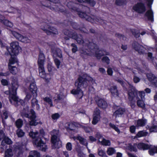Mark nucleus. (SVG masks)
<instances>
[{
	"mask_svg": "<svg viewBox=\"0 0 157 157\" xmlns=\"http://www.w3.org/2000/svg\"><path fill=\"white\" fill-rule=\"evenodd\" d=\"M2 122L3 124L5 122V121L3 120L4 118L5 119H7L8 117V113L7 111H6L4 112L2 115Z\"/></svg>",
	"mask_w": 157,
	"mask_h": 157,
	"instance_id": "6e6d98bb",
	"label": "nucleus"
},
{
	"mask_svg": "<svg viewBox=\"0 0 157 157\" xmlns=\"http://www.w3.org/2000/svg\"><path fill=\"white\" fill-rule=\"evenodd\" d=\"M43 100L44 102L48 103L50 107L53 106L52 100L49 97H46L43 98Z\"/></svg>",
	"mask_w": 157,
	"mask_h": 157,
	"instance_id": "58836bf2",
	"label": "nucleus"
},
{
	"mask_svg": "<svg viewBox=\"0 0 157 157\" xmlns=\"http://www.w3.org/2000/svg\"><path fill=\"white\" fill-rule=\"evenodd\" d=\"M147 120L144 118L138 119L136 122V126L137 127H144L146 124Z\"/></svg>",
	"mask_w": 157,
	"mask_h": 157,
	"instance_id": "c85d7f7f",
	"label": "nucleus"
},
{
	"mask_svg": "<svg viewBox=\"0 0 157 157\" xmlns=\"http://www.w3.org/2000/svg\"><path fill=\"white\" fill-rule=\"evenodd\" d=\"M38 134L37 132H34L33 131L30 132L29 134V136L33 139L36 138L38 137H36V136ZM36 139H35V140Z\"/></svg>",
	"mask_w": 157,
	"mask_h": 157,
	"instance_id": "13d9d810",
	"label": "nucleus"
},
{
	"mask_svg": "<svg viewBox=\"0 0 157 157\" xmlns=\"http://www.w3.org/2000/svg\"><path fill=\"white\" fill-rule=\"evenodd\" d=\"M12 33L13 36L20 41L25 43H28L30 42V40L28 37L24 36L15 31H12Z\"/></svg>",
	"mask_w": 157,
	"mask_h": 157,
	"instance_id": "4468645a",
	"label": "nucleus"
},
{
	"mask_svg": "<svg viewBox=\"0 0 157 157\" xmlns=\"http://www.w3.org/2000/svg\"><path fill=\"white\" fill-rule=\"evenodd\" d=\"M4 17L3 16L0 14V22L6 26L9 27H12L13 23L8 20L4 19Z\"/></svg>",
	"mask_w": 157,
	"mask_h": 157,
	"instance_id": "b1692460",
	"label": "nucleus"
},
{
	"mask_svg": "<svg viewBox=\"0 0 157 157\" xmlns=\"http://www.w3.org/2000/svg\"><path fill=\"white\" fill-rule=\"evenodd\" d=\"M96 102L98 106L100 109H106L108 106L107 102L102 98H98L96 101Z\"/></svg>",
	"mask_w": 157,
	"mask_h": 157,
	"instance_id": "aec40b11",
	"label": "nucleus"
},
{
	"mask_svg": "<svg viewBox=\"0 0 157 157\" xmlns=\"http://www.w3.org/2000/svg\"><path fill=\"white\" fill-rule=\"evenodd\" d=\"M131 32L133 35L136 38H138L140 36V33L138 32L135 29H133L131 30Z\"/></svg>",
	"mask_w": 157,
	"mask_h": 157,
	"instance_id": "603ef678",
	"label": "nucleus"
},
{
	"mask_svg": "<svg viewBox=\"0 0 157 157\" xmlns=\"http://www.w3.org/2000/svg\"><path fill=\"white\" fill-rule=\"evenodd\" d=\"M8 67L9 69V71L10 72V74L11 73L14 75H16L18 72V69L17 67L8 65Z\"/></svg>",
	"mask_w": 157,
	"mask_h": 157,
	"instance_id": "c756f323",
	"label": "nucleus"
},
{
	"mask_svg": "<svg viewBox=\"0 0 157 157\" xmlns=\"http://www.w3.org/2000/svg\"><path fill=\"white\" fill-rule=\"evenodd\" d=\"M21 115L23 118H27L30 119L29 124L30 125L35 126L38 124L36 120V113L33 109H31L29 110V108L28 106L24 108L21 112Z\"/></svg>",
	"mask_w": 157,
	"mask_h": 157,
	"instance_id": "7ed1b4c3",
	"label": "nucleus"
},
{
	"mask_svg": "<svg viewBox=\"0 0 157 157\" xmlns=\"http://www.w3.org/2000/svg\"><path fill=\"white\" fill-rule=\"evenodd\" d=\"M70 25L74 29L76 30L80 31L82 33H86V34H88L89 33L88 30L84 27V25L81 26L77 23L72 21L70 22Z\"/></svg>",
	"mask_w": 157,
	"mask_h": 157,
	"instance_id": "f8f14e48",
	"label": "nucleus"
},
{
	"mask_svg": "<svg viewBox=\"0 0 157 157\" xmlns=\"http://www.w3.org/2000/svg\"><path fill=\"white\" fill-rule=\"evenodd\" d=\"M125 112V109L124 108H120L116 110L113 113V115L116 117L119 116V115H122Z\"/></svg>",
	"mask_w": 157,
	"mask_h": 157,
	"instance_id": "2f4dec72",
	"label": "nucleus"
},
{
	"mask_svg": "<svg viewBox=\"0 0 157 157\" xmlns=\"http://www.w3.org/2000/svg\"><path fill=\"white\" fill-rule=\"evenodd\" d=\"M144 16L147 17V19L151 22H153L154 21L153 12L151 9L147 10L145 13Z\"/></svg>",
	"mask_w": 157,
	"mask_h": 157,
	"instance_id": "5701e85b",
	"label": "nucleus"
},
{
	"mask_svg": "<svg viewBox=\"0 0 157 157\" xmlns=\"http://www.w3.org/2000/svg\"><path fill=\"white\" fill-rule=\"evenodd\" d=\"M45 56L44 54L42 52H40V54L39 56V58L38 59L37 63H38V61H40L41 60H43L44 61V63L45 61Z\"/></svg>",
	"mask_w": 157,
	"mask_h": 157,
	"instance_id": "de8ad7c7",
	"label": "nucleus"
},
{
	"mask_svg": "<svg viewBox=\"0 0 157 157\" xmlns=\"http://www.w3.org/2000/svg\"><path fill=\"white\" fill-rule=\"evenodd\" d=\"M58 0H46L45 3L47 4L43 6H45L47 7L50 8L51 9H53L54 10H56V6L55 5H53V7H51V3H53L55 4H56L57 1Z\"/></svg>",
	"mask_w": 157,
	"mask_h": 157,
	"instance_id": "4be33fe9",
	"label": "nucleus"
},
{
	"mask_svg": "<svg viewBox=\"0 0 157 157\" xmlns=\"http://www.w3.org/2000/svg\"><path fill=\"white\" fill-rule=\"evenodd\" d=\"M40 155L39 152L36 150L31 151L28 157H40Z\"/></svg>",
	"mask_w": 157,
	"mask_h": 157,
	"instance_id": "72a5a7b5",
	"label": "nucleus"
},
{
	"mask_svg": "<svg viewBox=\"0 0 157 157\" xmlns=\"http://www.w3.org/2000/svg\"><path fill=\"white\" fill-rule=\"evenodd\" d=\"M115 4L118 6H121L124 3L123 0H116Z\"/></svg>",
	"mask_w": 157,
	"mask_h": 157,
	"instance_id": "69168bd1",
	"label": "nucleus"
},
{
	"mask_svg": "<svg viewBox=\"0 0 157 157\" xmlns=\"http://www.w3.org/2000/svg\"><path fill=\"white\" fill-rule=\"evenodd\" d=\"M21 48L19 45V43L17 41H13L10 44V47L7 49V51L10 57L9 59L8 65H12L15 63L18 64L19 61L17 58V56L19 53V50Z\"/></svg>",
	"mask_w": 157,
	"mask_h": 157,
	"instance_id": "f03ea898",
	"label": "nucleus"
},
{
	"mask_svg": "<svg viewBox=\"0 0 157 157\" xmlns=\"http://www.w3.org/2000/svg\"><path fill=\"white\" fill-rule=\"evenodd\" d=\"M71 9L74 11L77 12L78 14L80 17L85 18L87 21L91 22H92V21H93V20L92 18L90 16H89L85 12L80 11L79 9L78 8L73 7Z\"/></svg>",
	"mask_w": 157,
	"mask_h": 157,
	"instance_id": "ddd939ff",
	"label": "nucleus"
},
{
	"mask_svg": "<svg viewBox=\"0 0 157 157\" xmlns=\"http://www.w3.org/2000/svg\"><path fill=\"white\" fill-rule=\"evenodd\" d=\"M11 151L10 150L8 149L5 152V157H12L13 155L10 154Z\"/></svg>",
	"mask_w": 157,
	"mask_h": 157,
	"instance_id": "bf43d9fd",
	"label": "nucleus"
},
{
	"mask_svg": "<svg viewBox=\"0 0 157 157\" xmlns=\"http://www.w3.org/2000/svg\"><path fill=\"white\" fill-rule=\"evenodd\" d=\"M40 135L37 137L33 142V144L35 145L38 148H39L42 151H45L47 149L46 142L43 140L45 136V132L43 129L39 130Z\"/></svg>",
	"mask_w": 157,
	"mask_h": 157,
	"instance_id": "6e6552de",
	"label": "nucleus"
},
{
	"mask_svg": "<svg viewBox=\"0 0 157 157\" xmlns=\"http://www.w3.org/2000/svg\"><path fill=\"white\" fill-rule=\"evenodd\" d=\"M77 127V124L75 122H70L66 124L65 128L67 131L70 132V131H74Z\"/></svg>",
	"mask_w": 157,
	"mask_h": 157,
	"instance_id": "6ab92c4d",
	"label": "nucleus"
},
{
	"mask_svg": "<svg viewBox=\"0 0 157 157\" xmlns=\"http://www.w3.org/2000/svg\"><path fill=\"white\" fill-rule=\"evenodd\" d=\"M89 140L90 141L91 143L95 142L97 140L96 138L94 137L93 136H90L89 137Z\"/></svg>",
	"mask_w": 157,
	"mask_h": 157,
	"instance_id": "774afa93",
	"label": "nucleus"
},
{
	"mask_svg": "<svg viewBox=\"0 0 157 157\" xmlns=\"http://www.w3.org/2000/svg\"><path fill=\"white\" fill-rule=\"evenodd\" d=\"M17 149L19 150L17 155V157H19L21 155H23V151L22 147L20 146H17Z\"/></svg>",
	"mask_w": 157,
	"mask_h": 157,
	"instance_id": "5fc2aeb1",
	"label": "nucleus"
},
{
	"mask_svg": "<svg viewBox=\"0 0 157 157\" xmlns=\"http://www.w3.org/2000/svg\"><path fill=\"white\" fill-rule=\"evenodd\" d=\"M136 130V127L134 125H132L130 127L129 130L130 132L132 133H135Z\"/></svg>",
	"mask_w": 157,
	"mask_h": 157,
	"instance_id": "680f3d73",
	"label": "nucleus"
},
{
	"mask_svg": "<svg viewBox=\"0 0 157 157\" xmlns=\"http://www.w3.org/2000/svg\"><path fill=\"white\" fill-rule=\"evenodd\" d=\"M99 141L103 146H109L111 145L110 141L109 140H106L104 138H103L101 142H100L99 140Z\"/></svg>",
	"mask_w": 157,
	"mask_h": 157,
	"instance_id": "ea45409f",
	"label": "nucleus"
},
{
	"mask_svg": "<svg viewBox=\"0 0 157 157\" xmlns=\"http://www.w3.org/2000/svg\"><path fill=\"white\" fill-rule=\"evenodd\" d=\"M54 62L57 69H59L61 64L60 60L57 58H53Z\"/></svg>",
	"mask_w": 157,
	"mask_h": 157,
	"instance_id": "49530a36",
	"label": "nucleus"
},
{
	"mask_svg": "<svg viewBox=\"0 0 157 157\" xmlns=\"http://www.w3.org/2000/svg\"><path fill=\"white\" fill-rule=\"evenodd\" d=\"M103 63H105L107 65H108L110 62V60L109 58L107 56H104L101 59Z\"/></svg>",
	"mask_w": 157,
	"mask_h": 157,
	"instance_id": "8fccbe9b",
	"label": "nucleus"
},
{
	"mask_svg": "<svg viewBox=\"0 0 157 157\" xmlns=\"http://www.w3.org/2000/svg\"><path fill=\"white\" fill-rule=\"evenodd\" d=\"M64 33L66 36H69L71 38L73 39L76 33L71 31L69 29H66L64 31Z\"/></svg>",
	"mask_w": 157,
	"mask_h": 157,
	"instance_id": "c9c22d12",
	"label": "nucleus"
},
{
	"mask_svg": "<svg viewBox=\"0 0 157 157\" xmlns=\"http://www.w3.org/2000/svg\"><path fill=\"white\" fill-rule=\"evenodd\" d=\"M41 29L48 35H57L58 34V31L56 28L46 23L43 24L41 26Z\"/></svg>",
	"mask_w": 157,
	"mask_h": 157,
	"instance_id": "9b49d317",
	"label": "nucleus"
},
{
	"mask_svg": "<svg viewBox=\"0 0 157 157\" xmlns=\"http://www.w3.org/2000/svg\"><path fill=\"white\" fill-rule=\"evenodd\" d=\"M72 39L75 40L79 44H82L84 42L82 36L80 34L78 35L77 33H76Z\"/></svg>",
	"mask_w": 157,
	"mask_h": 157,
	"instance_id": "bb28decb",
	"label": "nucleus"
},
{
	"mask_svg": "<svg viewBox=\"0 0 157 157\" xmlns=\"http://www.w3.org/2000/svg\"><path fill=\"white\" fill-rule=\"evenodd\" d=\"M47 68L48 72L52 74H53L57 71V69L51 63L48 64Z\"/></svg>",
	"mask_w": 157,
	"mask_h": 157,
	"instance_id": "473e14b6",
	"label": "nucleus"
},
{
	"mask_svg": "<svg viewBox=\"0 0 157 157\" xmlns=\"http://www.w3.org/2000/svg\"><path fill=\"white\" fill-rule=\"evenodd\" d=\"M149 128L150 132H157V125H153Z\"/></svg>",
	"mask_w": 157,
	"mask_h": 157,
	"instance_id": "4d7b16f0",
	"label": "nucleus"
},
{
	"mask_svg": "<svg viewBox=\"0 0 157 157\" xmlns=\"http://www.w3.org/2000/svg\"><path fill=\"white\" fill-rule=\"evenodd\" d=\"M138 92H137V94L135 95V97L133 98L132 100H131L128 99L129 101H130V105L131 106L132 109L134 108L136 106L135 101H133V100L135 98H139V97L138 96Z\"/></svg>",
	"mask_w": 157,
	"mask_h": 157,
	"instance_id": "a19ab883",
	"label": "nucleus"
},
{
	"mask_svg": "<svg viewBox=\"0 0 157 157\" xmlns=\"http://www.w3.org/2000/svg\"><path fill=\"white\" fill-rule=\"evenodd\" d=\"M133 9L135 11L140 13H143L146 11V8L145 4L142 2L137 3L136 4L133 6Z\"/></svg>",
	"mask_w": 157,
	"mask_h": 157,
	"instance_id": "2eb2a0df",
	"label": "nucleus"
},
{
	"mask_svg": "<svg viewBox=\"0 0 157 157\" xmlns=\"http://www.w3.org/2000/svg\"><path fill=\"white\" fill-rule=\"evenodd\" d=\"M52 133L54 134H51V143L54 145H55L57 141L58 135V131L56 129H53L52 132Z\"/></svg>",
	"mask_w": 157,
	"mask_h": 157,
	"instance_id": "412c9836",
	"label": "nucleus"
},
{
	"mask_svg": "<svg viewBox=\"0 0 157 157\" xmlns=\"http://www.w3.org/2000/svg\"><path fill=\"white\" fill-rule=\"evenodd\" d=\"M137 106L140 108L144 109L145 107V105L144 101L140 99H139L137 101Z\"/></svg>",
	"mask_w": 157,
	"mask_h": 157,
	"instance_id": "79ce46f5",
	"label": "nucleus"
},
{
	"mask_svg": "<svg viewBox=\"0 0 157 157\" xmlns=\"http://www.w3.org/2000/svg\"><path fill=\"white\" fill-rule=\"evenodd\" d=\"M93 80L92 78L86 73L79 75L74 84L76 89H72L71 91V94L74 95H78V98L81 99L83 96V92L81 88H86L88 85L89 83Z\"/></svg>",
	"mask_w": 157,
	"mask_h": 157,
	"instance_id": "f257e3e1",
	"label": "nucleus"
},
{
	"mask_svg": "<svg viewBox=\"0 0 157 157\" xmlns=\"http://www.w3.org/2000/svg\"><path fill=\"white\" fill-rule=\"evenodd\" d=\"M38 71L40 77L45 80V81L48 83L50 82L51 78L50 75L46 73L44 68V61L42 60L38 61Z\"/></svg>",
	"mask_w": 157,
	"mask_h": 157,
	"instance_id": "1a4fd4ad",
	"label": "nucleus"
},
{
	"mask_svg": "<svg viewBox=\"0 0 157 157\" xmlns=\"http://www.w3.org/2000/svg\"><path fill=\"white\" fill-rule=\"evenodd\" d=\"M100 111L98 109H96L93 113L92 124L94 125L96 124L100 120Z\"/></svg>",
	"mask_w": 157,
	"mask_h": 157,
	"instance_id": "f3484780",
	"label": "nucleus"
},
{
	"mask_svg": "<svg viewBox=\"0 0 157 157\" xmlns=\"http://www.w3.org/2000/svg\"><path fill=\"white\" fill-rule=\"evenodd\" d=\"M98 154L99 156L104 157L106 155L105 153L102 150H98Z\"/></svg>",
	"mask_w": 157,
	"mask_h": 157,
	"instance_id": "052dcab7",
	"label": "nucleus"
},
{
	"mask_svg": "<svg viewBox=\"0 0 157 157\" xmlns=\"http://www.w3.org/2000/svg\"><path fill=\"white\" fill-rule=\"evenodd\" d=\"M86 47L87 48H83L80 51V56L84 59H87L89 56H91L92 51L98 50L99 47L97 44L92 42H89L86 44Z\"/></svg>",
	"mask_w": 157,
	"mask_h": 157,
	"instance_id": "423d86ee",
	"label": "nucleus"
},
{
	"mask_svg": "<svg viewBox=\"0 0 157 157\" xmlns=\"http://www.w3.org/2000/svg\"><path fill=\"white\" fill-rule=\"evenodd\" d=\"M146 76L148 81L153 86L157 88V77L151 73H147Z\"/></svg>",
	"mask_w": 157,
	"mask_h": 157,
	"instance_id": "dca6fc26",
	"label": "nucleus"
},
{
	"mask_svg": "<svg viewBox=\"0 0 157 157\" xmlns=\"http://www.w3.org/2000/svg\"><path fill=\"white\" fill-rule=\"evenodd\" d=\"M149 149H148V153L151 156H154L155 154H156V151L155 148L154 146L150 145Z\"/></svg>",
	"mask_w": 157,
	"mask_h": 157,
	"instance_id": "4c0bfd02",
	"label": "nucleus"
},
{
	"mask_svg": "<svg viewBox=\"0 0 157 157\" xmlns=\"http://www.w3.org/2000/svg\"><path fill=\"white\" fill-rule=\"evenodd\" d=\"M16 134L18 137L21 138L24 136L25 132H23L22 129L20 128H18L16 131Z\"/></svg>",
	"mask_w": 157,
	"mask_h": 157,
	"instance_id": "37998d69",
	"label": "nucleus"
},
{
	"mask_svg": "<svg viewBox=\"0 0 157 157\" xmlns=\"http://www.w3.org/2000/svg\"><path fill=\"white\" fill-rule=\"evenodd\" d=\"M60 117V115L58 113H56L51 115V117L53 121L57 120Z\"/></svg>",
	"mask_w": 157,
	"mask_h": 157,
	"instance_id": "864d4df0",
	"label": "nucleus"
},
{
	"mask_svg": "<svg viewBox=\"0 0 157 157\" xmlns=\"http://www.w3.org/2000/svg\"><path fill=\"white\" fill-rule=\"evenodd\" d=\"M10 75V72L9 71H8L5 73L0 72V76H4L7 77L9 76Z\"/></svg>",
	"mask_w": 157,
	"mask_h": 157,
	"instance_id": "0e129e2a",
	"label": "nucleus"
},
{
	"mask_svg": "<svg viewBox=\"0 0 157 157\" xmlns=\"http://www.w3.org/2000/svg\"><path fill=\"white\" fill-rule=\"evenodd\" d=\"M109 55V53L107 52L106 51L103 49H99L96 51L95 52V56L98 59H101V57L105 55Z\"/></svg>",
	"mask_w": 157,
	"mask_h": 157,
	"instance_id": "a211bd4d",
	"label": "nucleus"
},
{
	"mask_svg": "<svg viewBox=\"0 0 157 157\" xmlns=\"http://www.w3.org/2000/svg\"><path fill=\"white\" fill-rule=\"evenodd\" d=\"M108 90L110 91L113 96L116 97L118 96V91L116 86H111Z\"/></svg>",
	"mask_w": 157,
	"mask_h": 157,
	"instance_id": "a878e982",
	"label": "nucleus"
},
{
	"mask_svg": "<svg viewBox=\"0 0 157 157\" xmlns=\"http://www.w3.org/2000/svg\"><path fill=\"white\" fill-rule=\"evenodd\" d=\"M29 90L33 96L31 101L32 107L33 108L36 106V110H39L40 106L38 104V100L36 98L37 96V88L35 82H33L30 84Z\"/></svg>",
	"mask_w": 157,
	"mask_h": 157,
	"instance_id": "0eeeda50",
	"label": "nucleus"
},
{
	"mask_svg": "<svg viewBox=\"0 0 157 157\" xmlns=\"http://www.w3.org/2000/svg\"><path fill=\"white\" fill-rule=\"evenodd\" d=\"M23 121L21 118H19L16 120L15 123V125L18 128H21L23 125Z\"/></svg>",
	"mask_w": 157,
	"mask_h": 157,
	"instance_id": "e433bc0d",
	"label": "nucleus"
},
{
	"mask_svg": "<svg viewBox=\"0 0 157 157\" xmlns=\"http://www.w3.org/2000/svg\"><path fill=\"white\" fill-rule=\"evenodd\" d=\"M139 95L141 98L142 99L145 95V93L143 91H138V95Z\"/></svg>",
	"mask_w": 157,
	"mask_h": 157,
	"instance_id": "e2e57ef3",
	"label": "nucleus"
},
{
	"mask_svg": "<svg viewBox=\"0 0 157 157\" xmlns=\"http://www.w3.org/2000/svg\"><path fill=\"white\" fill-rule=\"evenodd\" d=\"M116 151L113 148L109 147L107 151V153L109 155H111L115 152Z\"/></svg>",
	"mask_w": 157,
	"mask_h": 157,
	"instance_id": "09e8293b",
	"label": "nucleus"
},
{
	"mask_svg": "<svg viewBox=\"0 0 157 157\" xmlns=\"http://www.w3.org/2000/svg\"><path fill=\"white\" fill-rule=\"evenodd\" d=\"M132 46L133 48L137 51L139 53H140V52L142 53L140 49L141 45L138 42L136 41H133L132 43Z\"/></svg>",
	"mask_w": 157,
	"mask_h": 157,
	"instance_id": "cd10ccee",
	"label": "nucleus"
},
{
	"mask_svg": "<svg viewBox=\"0 0 157 157\" xmlns=\"http://www.w3.org/2000/svg\"><path fill=\"white\" fill-rule=\"evenodd\" d=\"M149 145L143 142H140L137 145V147L140 150L145 151L148 150L149 149Z\"/></svg>",
	"mask_w": 157,
	"mask_h": 157,
	"instance_id": "393cba45",
	"label": "nucleus"
},
{
	"mask_svg": "<svg viewBox=\"0 0 157 157\" xmlns=\"http://www.w3.org/2000/svg\"><path fill=\"white\" fill-rule=\"evenodd\" d=\"M1 83L2 85L3 86H9L10 84L9 81L5 79H2L1 81Z\"/></svg>",
	"mask_w": 157,
	"mask_h": 157,
	"instance_id": "3c124183",
	"label": "nucleus"
},
{
	"mask_svg": "<svg viewBox=\"0 0 157 157\" xmlns=\"http://www.w3.org/2000/svg\"><path fill=\"white\" fill-rule=\"evenodd\" d=\"M66 148L68 151H70L72 150V144L70 142H68L67 144Z\"/></svg>",
	"mask_w": 157,
	"mask_h": 157,
	"instance_id": "338daca9",
	"label": "nucleus"
},
{
	"mask_svg": "<svg viewBox=\"0 0 157 157\" xmlns=\"http://www.w3.org/2000/svg\"><path fill=\"white\" fill-rule=\"evenodd\" d=\"M147 132H144L143 131H141L138 132L137 134L136 135V137H141L145 136L147 135Z\"/></svg>",
	"mask_w": 157,
	"mask_h": 157,
	"instance_id": "c03bdc74",
	"label": "nucleus"
},
{
	"mask_svg": "<svg viewBox=\"0 0 157 157\" xmlns=\"http://www.w3.org/2000/svg\"><path fill=\"white\" fill-rule=\"evenodd\" d=\"M117 81L121 85L124 90L128 91V99L132 100L138 91L132 85L128 82L126 83L122 79H118Z\"/></svg>",
	"mask_w": 157,
	"mask_h": 157,
	"instance_id": "39448f33",
	"label": "nucleus"
},
{
	"mask_svg": "<svg viewBox=\"0 0 157 157\" xmlns=\"http://www.w3.org/2000/svg\"><path fill=\"white\" fill-rule=\"evenodd\" d=\"M13 142L8 137L5 136L1 142V145L3 146L5 145V143L6 144L10 145L12 144Z\"/></svg>",
	"mask_w": 157,
	"mask_h": 157,
	"instance_id": "7c9ffc66",
	"label": "nucleus"
},
{
	"mask_svg": "<svg viewBox=\"0 0 157 157\" xmlns=\"http://www.w3.org/2000/svg\"><path fill=\"white\" fill-rule=\"evenodd\" d=\"M48 44L50 48L51 52L53 58L58 57L60 59L63 58L62 52L60 48L56 47L55 44L49 43H48Z\"/></svg>",
	"mask_w": 157,
	"mask_h": 157,
	"instance_id": "9d476101",
	"label": "nucleus"
},
{
	"mask_svg": "<svg viewBox=\"0 0 157 157\" xmlns=\"http://www.w3.org/2000/svg\"><path fill=\"white\" fill-rule=\"evenodd\" d=\"M75 138L77 140L79 141V143L81 144L84 145H87L88 144L86 141V140L83 137L80 136H78Z\"/></svg>",
	"mask_w": 157,
	"mask_h": 157,
	"instance_id": "f704fd0d",
	"label": "nucleus"
},
{
	"mask_svg": "<svg viewBox=\"0 0 157 157\" xmlns=\"http://www.w3.org/2000/svg\"><path fill=\"white\" fill-rule=\"evenodd\" d=\"M109 126L112 128L114 129L117 133L119 134L120 133V131L118 127H117L114 124L110 123L109 124Z\"/></svg>",
	"mask_w": 157,
	"mask_h": 157,
	"instance_id": "a18cd8bd",
	"label": "nucleus"
},
{
	"mask_svg": "<svg viewBox=\"0 0 157 157\" xmlns=\"http://www.w3.org/2000/svg\"><path fill=\"white\" fill-rule=\"evenodd\" d=\"M19 86L18 80L14 78L12 79L11 84L8 87V90L6 91L5 93L9 95V97L14 101H18V98L17 96V90Z\"/></svg>",
	"mask_w": 157,
	"mask_h": 157,
	"instance_id": "20e7f679",
	"label": "nucleus"
}]
</instances>
